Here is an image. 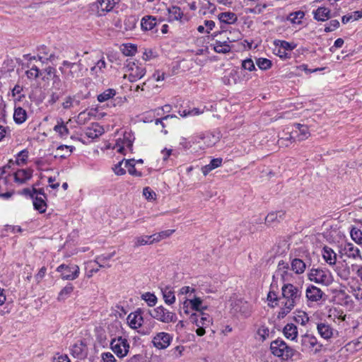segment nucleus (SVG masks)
Wrapping results in <instances>:
<instances>
[{"mask_svg": "<svg viewBox=\"0 0 362 362\" xmlns=\"http://www.w3.org/2000/svg\"><path fill=\"white\" fill-rule=\"evenodd\" d=\"M294 127L300 132L299 134L298 135V140H304L308 138L310 136V132L308 131V128L306 126L300 124H295Z\"/></svg>", "mask_w": 362, "mask_h": 362, "instance_id": "43", "label": "nucleus"}, {"mask_svg": "<svg viewBox=\"0 0 362 362\" xmlns=\"http://www.w3.org/2000/svg\"><path fill=\"white\" fill-rule=\"evenodd\" d=\"M293 319L296 322L305 325L309 320L307 313L304 311L299 310L295 313Z\"/></svg>", "mask_w": 362, "mask_h": 362, "instance_id": "42", "label": "nucleus"}, {"mask_svg": "<svg viewBox=\"0 0 362 362\" xmlns=\"http://www.w3.org/2000/svg\"><path fill=\"white\" fill-rule=\"evenodd\" d=\"M128 341H110V347L112 351L119 358L126 356L129 350Z\"/></svg>", "mask_w": 362, "mask_h": 362, "instance_id": "10", "label": "nucleus"}, {"mask_svg": "<svg viewBox=\"0 0 362 362\" xmlns=\"http://www.w3.org/2000/svg\"><path fill=\"white\" fill-rule=\"evenodd\" d=\"M33 173L31 168L19 169L14 173V180L18 184H24L32 178Z\"/></svg>", "mask_w": 362, "mask_h": 362, "instance_id": "13", "label": "nucleus"}, {"mask_svg": "<svg viewBox=\"0 0 362 362\" xmlns=\"http://www.w3.org/2000/svg\"><path fill=\"white\" fill-rule=\"evenodd\" d=\"M166 10L168 13V20L169 22L180 20L183 16L181 8L178 6H173L170 8H166Z\"/></svg>", "mask_w": 362, "mask_h": 362, "instance_id": "23", "label": "nucleus"}, {"mask_svg": "<svg viewBox=\"0 0 362 362\" xmlns=\"http://www.w3.org/2000/svg\"><path fill=\"white\" fill-rule=\"evenodd\" d=\"M28 157V151L25 149L20 151L18 154L17 158V163L20 165L21 163H25L26 160Z\"/></svg>", "mask_w": 362, "mask_h": 362, "instance_id": "60", "label": "nucleus"}, {"mask_svg": "<svg viewBox=\"0 0 362 362\" xmlns=\"http://www.w3.org/2000/svg\"><path fill=\"white\" fill-rule=\"evenodd\" d=\"M115 255V252L110 253L107 255H101L97 257L95 262L99 265L100 268L110 267V264H105L106 261L110 260Z\"/></svg>", "mask_w": 362, "mask_h": 362, "instance_id": "44", "label": "nucleus"}, {"mask_svg": "<svg viewBox=\"0 0 362 362\" xmlns=\"http://www.w3.org/2000/svg\"><path fill=\"white\" fill-rule=\"evenodd\" d=\"M124 167L127 168L129 173L136 177H141L142 173L135 168V160L134 159L125 160Z\"/></svg>", "mask_w": 362, "mask_h": 362, "instance_id": "36", "label": "nucleus"}, {"mask_svg": "<svg viewBox=\"0 0 362 362\" xmlns=\"http://www.w3.org/2000/svg\"><path fill=\"white\" fill-rule=\"evenodd\" d=\"M104 132L103 128L98 123H93L86 129L85 134L88 138L95 139Z\"/></svg>", "mask_w": 362, "mask_h": 362, "instance_id": "18", "label": "nucleus"}, {"mask_svg": "<svg viewBox=\"0 0 362 362\" xmlns=\"http://www.w3.org/2000/svg\"><path fill=\"white\" fill-rule=\"evenodd\" d=\"M220 28L221 30L214 33V36H223L221 40L227 41L228 44L236 42L241 39L242 35L239 30L234 28L229 30L226 29L224 25H221Z\"/></svg>", "mask_w": 362, "mask_h": 362, "instance_id": "9", "label": "nucleus"}, {"mask_svg": "<svg viewBox=\"0 0 362 362\" xmlns=\"http://www.w3.org/2000/svg\"><path fill=\"white\" fill-rule=\"evenodd\" d=\"M25 74L28 78H37L40 76L41 71L34 65L29 70L26 71Z\"/></svg>", "mask_w": 362, "mask_h": 362, "instance_id": "56", "label": "nucleus"}, {"mask_svg": "<svg viewBox=\"0 0 362 362\" xmlns=\"http://www.w3.org/2000/svg\"><path fill=\"white\" fill-rule=\"evenodd\" d=\"M124 160L119 162L117 164H116L114 168H112L115 173L117 175H124L126 173V170H124V168H123L122 167L123 163H124Z\"/></svg>", "mask_w": 362, "mask_h": 362, "instance_id": "63", "label": "nucleus"}, {"mask_svg": "<svg viewBox=\"0 0 362 362\" xmlns=\"http://www.w3.org/2000/svg\"><path fill=\"white\" fill-rule=\"evenodd\" d=\"M132 141L131 140L130 138L129 137H127L125 135H124V139L122 141H120V140H118L116 143V145L114 147V148L117 149V151L121 153H124V146H126L127 147H128L129 148H132Z\"/></svg>", "mask_w": 362, "mask_h": 362, "instance_id": "30", "label": "nucleus"}, {"mask_svg": "<svg viewBox=\"0 0 362 362\" xmlns=\"http://www.w3.org/2000/svg\"><path fill=\"white\" fill-rule=\"evenodd\" d=\"M156 25V18L152 16H144L141 21V27L143 30H151Z\"/></svg>", "mask_w": 362, "mask_h": 362, "instance_id": "19", "label": "nucleus"}, {"mask_svg": "<svg viewBox=\"0 0 362 362\" xmlns=\"http://www.w3.org/2000/svg\"><path fill=\"white\" fill-rule=\"evenodd\" d=\"M174 232H175V230L169 229V230L161 231L160 233H155V234L152 235L153 240H151L149 241V243H150V244H153L154 243H158L163 239L170 237Z\"/></svg>", "mask_w": 362, "mask_h": 362, "instance_id": "33", "label": "nucleus"}, {"mask_svg": "<svg viewBox=\"0 0 362 362\" xmlns=\"http://www.w3.org/2000/svg\"><path fill=\"white\" fill-rule=\"evenodd\" d=\"M151 240H153L152 235L137 237L134 240V247H139L147 244L151 245L149 243Z\"/></svg>", "mask_w": 362, "mask_h": 362, "instance_id": "49", "label": "nucleus"}, {"mask_svg": "<svg viewBox=\"0 0 362 362\" xmlns=\"http://www.w3.org/2000/svg\"><path fill=\"white\" fill-rule=\"evenodd\" d=\"M336 272L338 276L342 279H347L350 274L349 268L347 266L341 264V266H337Z\"/></svg>", "mask_w": 362, "mask_h": 362, "instance_id": "46", "label": "nucleus"}, {"mask_svg": "<svg viewBox=\"0 0 362 362\" xmlns=\"http://www.w3.org/2000/svg\"><path fill=\"white\" fill-rule=\"evenodd\" d=\"M241 67L244 70H247L249 71L256 70L255 65L254 62L250 58H247L242 61Z\"/></svg>", "mask_w": 362, "mask_h": 362, "instance_id": "55", "label": "nucleus"}, {"mask_svg": "<svg viewBox=\"0 0 362 362\" xmlns=\"http://www.w3.org/2000/svg\"><path fill=\"white\" fill-rule=\"evenodd\" d=\"M127 320L129 326L132 329L141 327L144 322V319L141 315V310L139 309L134 313H130L128 315Z\"/></svg>", "mask_w": 362, "mask_h": 362, "instance_id": "12", "label": "nucleus"}, {"mask_svg": "<svg viewBox=\"0 0 362 362\" xmlns=\"http://www.w3.org/2000/svg\"><path fill=\"white\" fill-rule=\"evenodd\" d=\"M150 315L153 318L165 323L175 322L177 320L175 313L170 312L163 306L154 308L150 312Z\"/></svg>", "mask_w": 362, "mask_h": 362, "instance_id": "7", "label": "nucleus"}, {"mask_svg": "<svg viewBox=\"0 0 362 362\" xmlns=\"http://www.w3.org/2000/svg\"><path fill=\"white\" fill-rule=\"evenodd\" d=\"M282 302L278 317H284L300 303L302 292L291 284H285L281 288Z\"/></svg>", "mask_w": 362, "mask_h": 362, "instance_id": "1", "label": "nucleus"}, {"mask_svg": "<svg viewBox=\"0 0 362 362\" xmlns=\"http://www.w3.org/2000/svg\"><path fill=\"white\" fill-rule=\"evenodd\" d=\"M344 254L349 258L362 260L359 249L352 243H347L344 247Z\"/></svg>", "mask_w": 362, "mask_h": 362, "instance_id": "17", "label": "nucleus"}, {"mask_svg": "<svg viewBox=\"0 0 362 362\" xmlns=\"http://www.w3.org/2000/svg\"><path fill=\"white\" fill-rule=\"evenodd\" d=\"M228 76H229V78L228 79V82H227L228 84L230 83V78L232 79L233 83H235V84H236L240 81V78L239 76V72L236 69L231 70V71L229 73Z\"/></svg>", "mask_w": 362, "mask_h": 362, "instance_id": "59", "label": "nucleus"}, {"mask_svg": "<svg viewBox=\"0 0 362 362\" xmlns=\"http://www.w3.org/2000/svg\"><path fill=\"white\" fill-rule=\"evenodd\" d=\"M322 257L325 262L329 265L336 264L337 255L332 248L325 246L322 250Z\"/></svg>", "mask_w": 362, "mask_h": 362, "instance_id": "21", "label": "nucleus"}, {"mask_svg": "<svg viewBox=\"0 0 362 362\" xmlns=\"http://www.w3.org/2000/svg\"><path fill=\"white\" fill-rule=\"evenodd\" d=\"M27 119L26 111L21 107L15 108L13 119L17 124L23 123Z\"/></svg>", "mask_w": 362, "mask_h": 362, "instance_id": "31", "label": "nucleus"}, {"mask_svg": "<svg viewBox=\"0 0 362 362\" xmlns=\"http://www.w3.org/2000/svg\"><path fill=\"white\" fill-rule=\"evenodd\" d=\"M54 130L56 132H57L59 134V136L62 138L67 136L69 134V129L66 127V126L64 124V122L62 121L60 124H58L56 126H54Z\"/></svg>", "mask_w": 362, "mask_h": 362, "instance_id": "50", "label": "nucleus"}, {"mask_svg": "<svg viewBox=\"0 0 362 362\" xmlns=\"http://www.w3.org/2000/svg\"><path fill=\"white\" fill-rule=\"evenodd\" d=\"M141 298L144 300L149 306H153L157 302L156 296L151 293L147 292L141 296Z\"/></svg>", "mask_w": 362, "mask_h": 362, "instance_id": "51", "label": "nucleus"}, {"mask_svg": "<svg viewBox=\"0 0 362 362\" xmlns=\"http://www.w3.org/2000/svg\"><path fill=\"white\" fill-rule=\"evenodd\" d=\"M190 307L193 310L201 311L206 309V307L202 306V300L200 298H194V299L185 300L183 303L184 312L187 314L189 313L188 308Z\"/></svg>", "mask_w": 362, "mask_h": 362, "instance_id": "16", "label": "nucleus"}, {"mask_svg": "<svg viewBox=\"0 0 362 362\" xmlns=\"http://www.w3.org/2000/svg\"><path fill=\"white\" fill-rule=\"evenodd\" d=\"M53 362H70V360L67 355L58 353L53 357Z\"/></svg>", "mask_w": 362, "mask_h": 362, "instance_id": "64", "label": "nucleus"}, {"mask_svg": "<svg viewBox=\"0 0 362 362\" xmlns=\"http://www.w3.org/2000/svg\"><path fill=\"white\" fill-rule=\"evenodd\" d=\"M121 326L119 322H116L115 324H112L109 326L108 329L110 332H112L114 330L117 331V334L115 333V334H111L110 335V339H125L123 338V336L121 334L122 330L120 329Z\"/></svg>", "mask_w": 362, "mask_h": 362, "instance_id": "39", "label": "nucleus"}, {"mask_svg": "<svg viewBox=\"0 0 362 362\" xmlns=\"http://www.w3.org/2000/svg\"><path fill=\"white\" fill-rule=\"evenodd\" d=\"M59 70L63 75L65 81L70 82L82 76V64L80 62L75 63L64 60Z\"/></svg>", "mask_w": 362, "mask_h": 362, "instance_id": "2", "label": "nucleus"}, {"mask_svg": "<svg viewBox=\"0 0 362 362\" xmlns=\"http://www.w3.org/2000/svg\"><path fill=\"white\" fill-rule=\"evenodd\" d=\"M143 194L148 200H153L156 197V193L148 187L144 188Z\"/></svg>", "mask_w": 362, "mask_h": 362, "instance_id": "62", "label": "nucleus"}, {"mask_svg": "<svg viewBox=\"0 0 362 362\" xmlns=\"http://www.w3.org/2000/svg\"><path fill=\"white\" fill-rule=\"evenodd\" d=\"M137 48L134 45H126L122 48V53L125 56H133L136 52Z\"/></svg>", "mask_w": 362, "mask_h": 362, "instance_id": "57", "label": "nucleus"}, {"mask_svg": "<svg viewBox=\"0 0 362 362\" xmlns=\"http://www.w3.org/2000/svg\"><path fill=\"white\" fill-rule=\"evenodd\" d=\"M256 64L261 70H267L270 69L272 66V61L266 58L257 59L256 61Z\"/></svg>", "mask_w": 362, "mask_h": 362, "instance_id": "48", "label": "nucleus"}, {"mask_svg": "<svg viewBox=\"0 0 362 362\" xmlns=\"http://www.w3.org/2000/svg\"><path fill=\"white\" fill-rule=\"evenodd\" d=\"M291 270L297 274H303L306 268V263L299 258H294L291 262Z\"/></svg>", "mask_w": 362, "mask_h": 362, "instance_id": "24", "label": "nucleus"}, {"mask_svg": "<svg viewBox=\"0 0 362 362\" xmlns=\"http://www.w3.org/2000/svg\"><path fill=\"white\" fill-rule=\"evenodd\" d=\"M351 238L358 244H362V231L356 228L351 230Z\"/></svg>", "mask_w": 362, "mask_h": 362, "instance_id": "54", "label": "nucleus"}, {"mask_svg": "<svg viewBox=\"0 0 362 362\" xmlns=\"http://www.w3.org/2000/svg\"><path fill=\"white\" fill-rule=\"evenodd\" d=\"M114 0H97L90 4L91 11L95 12L98 16H103L110 11L115 6Z\"/></svg>", "mask_w": 362, "mask_h": 362, "instance_id": "8", "label": "nucleus"}, {"mask_svg": "<svg viewBox=\"0 0 362 362\" xmlns=\"http://www.w3.org/2000/svg\"><path fill=\"white\" fill-rule=\"evenodd\" d=\"M344 348L347 351L353 353L362 349V343L361 341H350L345 344Z\"/></svg>", "mask_w": 362, "mask_h": 362, "instance_id": "45", "label": "nucleus"}, {"mask_svg": "<svg viewBox=\"0 0 362 362\" xmlns=\"http://www.w3.org/2000/svg\"><path fill=\"white\" fill-rule=\"evenodd\" d=\"M137 21L138 18L135 16H127L124 21L125 30L128 31L134 30L136 26Z\"/></svg>", "mask_w": 362, "mask_h": 362, "instance_id": "37", "label": "nucleus"}, {"mask_svg": "<svg viewBox=\"0 0 362 362\" xmlns=\"http://www.w3.org/2000/svg\"><path fill=\"white\" fill-rule=\"evenodd\" d=\"M284 336L287 339H296L298 336L297 327L293 324L286 325L283 330Z\"/></svg>", "mask_w": 362, "mask_h": 362, "instance_id": "27", "label": "nucleus"}, {"mask_svg": "<svg viewBox=\"0 0 362 362\" xmlns=\"http://www.w3.org/2000/svg\"><path fill=\"white\" fill-rule=\"evenodd\" d=\"M308 276L310 281L325 286H328L332 282L331 274L322 269H312Z\"/></svg>", "mask_w": 362, "mask_h": 362, "instance_id": "4", "label": "nucleus"}, {"mask_svg": "<svg viewBox=\"0 0 362 362\" xmlns=\"http://www.w3.org/2000/svg\"><path fill=\"white\" fill-rule=\"evenodd\" d=\"M314 18L318 21H325L330 18V10L326 7H319L313 11Z\"/></svg>", "mask_w": 362, "mask_h": 362, "instance_id": "20", "label": "nucleus"}, {"mask_svg": "<svg viewBox=\"0 0 362 362\" xmlns=\"http://www.w3.org/2000/svg\"><path fill=\"white\" fill-rule=\"evenodd\" d=\"M362 18V9L360 11H356L352 12L351 14L345 15L342 17L341 21L344 24L347 23L351 21H357Z\"/></svg>", "mask_w": 362, "mask_h": 362, "instance_id": "41", "label": "nucleus"}, {"mask_svg": "<svg viewBox=\"0 0 362 362\" xmlns=\"http://www.w3.org/2000/svg\"><path fill=\"white\" fill-rule=\"evenodd\" d=\"M214 50L217 53L226 54L230 52L231 47L227 43V41L216 40L213 45Z\"/></svg>", "mask_w": 362, "mask_h": 362, "instance_id": "25", "label": "nucleus"}, {"mask_svg": "<svg viewBox=\"0 0 362 362\" xmlns=\"http://www.w3.org/2000/svg\"><path fill=\"white\" fill-rule=\"evenodd\" d=\"M222 158H217L211 160L210 163L202 168V171L204 175H206L212 170L219 167L222 163Z\"/></svg>", "mask_w": 362, "mask_h": 362, "instance_id": "28", "label": "nucleus"}, {"mask_svg": "<svg viewBox=\"0 0 362 362\" xmlns=\"http://www.w3.org/2000/svg\"><path fill=\"white\" fill-rule=\"evenodd\" d=\"M270 349L274 356L283 360H287L293 355V350L285 343V341H272Z\"/></svg>", "mask_w": 362, "mask_h": 362, "instance_id": "3", "label": "nucleus"}, {"mask_svg": "<svg viewBox=\"0 0 362 362\" xmlns=\"http://www.w3.org/2000/svg\"><path fill=\"white\" fill-rule=\"evenodd\" d=\"M317 328L321 337L325 339H329L333 335V329L327 323H320Z\"/></svg>", "mask_w": 362, "mask_h": 362, "instance_id": "22", "label": "nucleus"}, {"mask_svg": "<svg viewBox=\"0 0 362 362\" xmlns=\"http://www.w3.org/2000/svg\"><path fill=\"white\" fill-rule=\"evenodd\" d=\"M74 148L72 146L61 145L57 148V151L59 152L57 155H55V158L59 157L61 158H66L70 156L73 149Z\"/></svg>", "mask_w": 362, "mask_h": 362, "instance_id": "34", "label": "nucleus"}, {"mask_svg": "<svg viewBox=\"0 0 362 362\" xmlns=\"http://www.w3.org/2000/svg\"><path fill=\"white\" fill-rule=\"evenodd\" d=\"M305 13L302 11H298L291 13L287 17V21L293 24H300L301 20L304 18Z\"/></svg>", "mask_w": 362, "mask_h": 362, "instance_id": "35", "label": "nucleus"}, {"mask_svg": "<svg viewBox=\"0 0 362 362\" xmlns=\"http://www.w3.org/2000/svg\"><path fill=\"white\" fill-rule=\"evenodd\" d=\"M339 27V22L338 20H332L329 21V25L325 28V32L329 33Z\"/></svg>", "mask_w": 362, "mask_h": 362, "instance_id": "61", "label": "nucleus"}, {"mask_svg": "<svg viewBox=\"0 0 362 362\" xmlns=\"http://www.w3.org/2000/svg\"><path fill=\"white\" fill-rule=\"evenodd\" d=\"M71 354L74 357L78 359L86 358L88 354L86 343L84 341H79L74 344L71 348Z\"/></svg>", "mask_w": 362, "mask_h": 362, "instance_id": "11", "label": "nucleus"}, {"mask_svg": "<svg viewBox=\"0 0 362 362\" xmlns=\"http://www.w3.org/2000/svg\"><path fill=\"white\" fill-rule=\"evenodd\" d=\"M336 298H337L341 302L340 303L341 305H349V302L351 301L350 296H349L344 291H339Z\"/></svg>", "mask_w": 362, "mask_h": 362, "instance_id": "52", "label": "nucleus"}, {"mask_svg": "<svg viewBox=\"0 0 362 362\" xmlns=\"http://www.w3.org/2000/svg\"><path fill=\"white\" fill-rule=\"evenodd\" d=\"M74 291V286L71 284H68L64 287L59 293L57 300L62 301L66 299Z\"/></svg>", "mask_w": 362, "mask_h": 362, "instance_id": "38", "label": "nucleus"}, {"mask_svg": "<svg viewBox=\"0 0 362 362\" xmlns=\"http://www.w3.org/2000/svg\"><path fill=\"white\" fill-rule=\"evenodd\" d=\"M45 199L46 198L37 195L34 196V198H33L34 209L41 214L45 212L47 209Z\"/></svg>", "mask_w": 362, "mask_h": 362, "instance_id": "26", "label": "nucleus"}, {"mask_svg": "<svg viewBox=\"0 0 362 362\" xmlns=\"http://www.w3.org/2000/svg\"><path fill=\"white\" fill-rule=\"evenodd\" d=\"M221 25H224L226 29L228 26L235 23L238 21V16L233 12H222L218 16Z\"/></svg>", "mask_w": 362, "mask_h": 362, "instance_id": "14", "label": "nucleus"}, {"mask_svg": "<svg viewBox=\"0 0 362 362\" xmlns=\"http://www.w3.org/2000/svg\"><path fill=\"white\" fill-rule=\"evenodd\" d=\"M276 45L279 46V49L286 51H291L296 48V45L293 42H288L284 40H279Z\"/></svg>", "mask_w": 362, "mask_h": 362, "instance_id": "53", "label": "nucleus"}, {"mask_svg": "<svg viewBox=\"0 0 362 362\" xmlns=\"http://www.w3.org/2000/svg\"><path fill=\"white\" fill-rule=\"evenodd\" d=\"M126 68L129 72L128 78L132 82L141 78L146 74V67L138 62L127 60Z\"/></svg>", "mask_w": 362, "mask_h": 362, "instance_id": "5", "label": "nucleus"}, {"mask_svg": "<svg viewBox=\"0 0 362 362\" xmlns=\"http://www.w3.org/2000/svg\"><path fill=\"white\" fill-rule=\"evenodd\" d=\"M57 272L61 273V278L63 280L72 281L78 277L80 269L76 264H62L57 268Z\"/></svg>", "mask_w": 362, "mask_h": 362, "instance_id": "6", "label": "nucleus"}, {"mask_svg": "<svg viewBox=\"0 0 362 362\" xmlns=\"http://www.w3.org/2000/svg\"><path fill=\"white\" fill-rule=\"evenodd\" d=\"M126 362H150V359L143 354H135Z\"/></svg>", "mask_w": 362, "mask_h": 362, "instance_id": "58", "label": "nucleus"}, {"mask_svg": "<svg viewBox=\"0 0 362 362\" xmlns=\"http://www.w3.org/2000/svg\"><path fill=\"white\" fill-rule=\"evenodd\" d=\"M305 296L309 301L317 302L322 298L324 293L320 288L311 285L307 287Z\"/></svg>", "mask_w": 362, "mask_h": 362, "instance_id": "15", "label": "nucleus"}, {"mask_svg": "<svg viewBox=\"0 0 362 362\" xmlns=\"http://www.w3.org/2000/svg\"><path fill=\"white\" fill-rule=\"evenodd\" d=\"M289 264L287 262L281 260L279 262L277 270L276 272V276H281V279L284 281L286 277L288 275Z\"/></svg>", "mask_w": 362, "mask_h": 362, "instance_id": "29", "label": "nucleus"}, {"mask_svg": "<svg viewBox=\"0 0 362 362\" xmlns=\"http://www.w3.org/2000/svg\"><path fill=\"white\" fill-rule=\"evenodd\" d=\"M284 211H279L276 212H271L265 218V223L267 224H271L275 221H280L284 216Z\"/></svg>", "mask_w": 362, "mask_h": 362, "instance_id": "32", "label": "nucleus"}, {"mask_svg": "<svg viewBox=\"0 0 362 362\" xmlns=\"http://www.w3.org/2000/svg\"><path fill=\"white\" fill-rule=\"evenodd\" d=\"M163 296L165 303L172 305L175 301V296L174 292L166 288L163 291Z\"/></svg>", "mask_w": 362, "mask_h": 362, "instance_id": "47", "label": "nucleus"}, {"mask_svg": "<svg viewBox=\"0 0 362 362\" xmlns=\"http://www.w3.org/2000/svg\"><path fill=\"white\" fill-rule=\"evenodd\" d=\"M116 95V90L113 88H108L98 95V100L100 103L105 102L112 98Z\"/></svg>", "mask_w": 362, "mask_h": 362, "instance_id": "40", "label": "nucleus"}]
</instances>
